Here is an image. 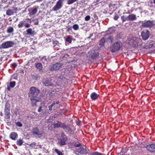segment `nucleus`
<instances>
[{
	"label": "nucleus",
	"mask_w": 155,
	"mask_h": 155,
	"mask_svg": "<svg viewBox=\"0 0 155 155\" xmlns=\"http://www.w3.org/2000/svg\"><path fill=\"white\" fill-rule=\"evenodd\" d=\"M38 93L39 90L36 87H32L30 88L29 96L31 98L33 106H36V103L39 101Z\"/></svg>",
	"instance_id": "1"
},
{
	"label": "nucleus",
	"mask_w": 155,
	"mask_h": 155,
	"mask_svg": "<svg viewBox=\"0 0 155 155\" xmlns=\"http://www.w3.org/2000/svg\"><path fill=\"white\" fill-rule=\"evenodd\" d=\"M76 152L81 154L85 155L89 153V150L85 146H82L77 149Z\"/></svg>",
	"instance_id": "2"
},
{
	"label": "nucleus",
	"mask_w": 155,
	"mask_h": 155,
	"mask_svg": "<svg viewBox=\"0 0 155 155\" xmlns=\"http://www.w3.org/2000/svg\"><path fill=\"white\" fill-rule=\"evenodd\" d=\"M64 0H59L58 1L55 5L52 8V10L54 11H57L61 9L63 5Z\"/></svg>",
	"instance_id": "3"
},
{
	"label": "nucleus",
	"mask_w": 155,
	"mask_h": 155,
	"mask_svg": "<svg viewBox=\"0 0 155 155\" xmlns=\"http://www.w3.org/2000/svg\"><path fill=\"white\" fill-rule=\"evenodd\" d=\"M150 35V33L149 30H144L141 33V36L142 39L144 40H147Z\"/></svg>",
	"instance_id": "4"
},
{
	"label": "nucleus",
	"mask_w": 155,
	"mask_h": 155,
	"mask_svg": "<svg viewBox=\"0 0 155 155\" xmlns=\"http://www.w3.org/2000/svg\"><path fill=\"white\" fill-rule=\"evenodd\" d=\"M63 64L60 63H57L50 66L49 68L51 71H57L60 69L62 66Z\"/></svg>",
	"instance_id": "5"
},
{
	"label": "nucleus",
	"mask_w": 155,
	"mask_h": 155,
	"mask_svg": "<svg viewBox=\"0 0 155 155\" xmlns=\"http://www.w3.org/2000/svg\"><path fill=\"white\" fill-rule=\"evenodd\" d=\"M14 44V43L13 42L8 41L2 43L0 46V48H7L13 47Z\"/></svg>",
	"instance_id": "6"
},
{
	"label": "nucleus",
	"mask_w": 155,
	"mask_h": 155,
	"mask_svg": "<svg viewBox=\"0 0 155 155\" xmlns=\"http://www.w3.org/2000/svg\"><path fill=\"white\" fill-rule=\"evenodd\" d=\"M120 48V45L119 43L116 42L110 47V49L112 53H114L118 50Z\"/></svg>",
	"instance_id": "7"
},
{
	"label": "nucleus",
	"mask_w": 155,
	"mask_h": 155,
	"mask_svg": "<svg viewBox=\"0 0 155 155\" xmlns=\"http://www.w3.org/2000/svg\"><path fill=\"white\" fill-rule=\"evenodd\" d=\"M61 138L59 143L61 146L66 145V142L68 140V138L67 136L63 133L61 134Z\"/></svg>",
	"instance_id": "8"
},
{
	"label": "nucleus",
	"mask_w": 155,
	"mask_h": 155,
	"mask_svg": "<svg viewBox=\"0 0 155 155\" xmlns=\"http://www.w3.org/2000/svg\"><path fill=\"white\" fill-rule=\"evenodd\" d=\"M17 8H16L12 7L8 9L6 12V14L8 16H11L14 15V13H16Z\"/></svg>",
	"instance_id": "9"
},
{
	"label": "nucleus",
	"mask_w": 155,
	"mask_h": 155,
	"mask_svg": "<svg viewBox=\"0 0 155 155\" xmlns=\"http://www.w3.org/2000/svg\"><path fill=\"white\" fill-rule=\"evenodd\" d=\"M31 25L27 23L25 20L21 21L18 24V27L19 28H21L23 26H25L26 28H29Z\"/></svg>",
	"instance_id": "10"
},
{
	"label": "nucleus",
	"mask_w": 155,
	"mask_h": 155,
	"mask_svg": "<svg viewBox=\"0 0 155 155\" xmlns=\"http://www.w3.org/2000/svg\"><path fill=\"white\" fill-rule=\"evenodd\" d=\"M153 25L154 24L152 21L148 20L143 23L142 25V26L144 27L151 28L152 27Z\"/></svg>",
	"instance_id": "11"
},
{
	"label": "nucleus",
	"mask_w": 155,
	"mask_h": 155,
	"mask_svg": "<svg viewBox=\"0 0 155 155\" xmlns=\"http://www.w3.org/2000/svg\"><path fill=\"white\" fill-rule=\"evenodd\" d=\"M135 40L134 41L133 45L135 47H138L141 45L142 41L141 39L140 38L136 37H134Z\"/></svg>",
	"instance_id": "12"
},
{
	"label": "nucleus",
	"mask_w": 155,
	"mask_h": 155,
	"mask_svg": "<svg viewBox=\"0 0 155 155\" xmlns=\"http://www.w3.org/2000/svg\"><path fill=\"white\" fill-rule=\"evenodd\" d=\"M146 148L148 150L153 152L155 151V144L149 145L146 146Z\"/></svg>",
	"instance_id": "13"
},
{
	"label": "nucleus",
	"mask_w": 155,
	"mask_h": 155,
	"mask_svg": "<svg viewBox=\"0 0 155 155\" xmlns=\"http://www.w3.org/2000/svg\"><path fill=\"white\" fill-rule=\"evenodd\" d=\"M32 135L35 137H36L38 136L39 135V130L37 127L34 128L32 131Z\"/></svg>",
	"instance_id": "14"
},
{
	"label": "nucleus",
	"mask_w": 155,
	"mask_h": 155,
	"mask_svg": "<svg viewBox=\"0 0 155 155\" xmlns=\"http://www.w3.org/2000/svg\"><path fill=\"white\" fill-rule=\"evenodd\" d=\"M136 19L137 17L136 15L133 14H131L127 16V18L128 20L130 21L134 20Z\"/></svg>",
	"instance_id": "15"
},
{
	"label": "nucleus",
	"mask_w": 155,
	"mask_h": 155,
	"mask_svg": "<svg viewBox=\"0 0 155 155\" xmlns=\"http://www.w3.org/2000/svg\"><path fill=\"white\" fill-rule=\"evenodd\" d=\"M135 40L134 38V36H130L127 39V43L130 45H133L134 41V40Z\"/></svg>",
	"instance_id": "16"
},
{
	"label": "nucleus",
	"mask_w": 155,
	"mask_h": 155,
	"mask_svg": "<svg viewBox=\"0 0 155 155\" xmlns=\"http://www.w3.org/2000/svg\"><path fill=\"white\" fill-rule=\"evenodd\" d=\"M43 84L47 86H52V84H51L50 81L48 79H44L43 81Z\"/></svg>",
	"instance_id": "17"
},
{
	"label": "nucleus",
	"mask_w": 155,
	"mask_h": 155,
	"mask_svg": "<svg viewBox=\"0 0 155 155\" xmlns=\"http://www.w3.org/2000/svg\"><path fill=\"white\" fill-rule=\"evenodd\" d=\"M18 135L15 132H12L10 135V137L13 140H16Z\"/></svg>",
	"instance_id": "18"
},
{
	"label": "nucleus",
	"mask_w": 155,
	"mask_h": 155,
	"mask_svg": "<svg viewBox=\"0 0 155 155\" xmlns=\"http://www.w3.org/2000/svg\"><path fill=\"white\" fill-rule=\"evenodd\" d=\"M98 97L99 95L94 92L92 93L91 95V97L93 100H96Z\"/></svg>",
	"instance_id": "19"
},
{
	"label": "nucleus",
	"mask_w": 155,
	"mask_h": 155,
	"mask_svg": "<svg viewBox=\"0 0 155 155\" xmlns=\"http://www.w3.org/2000/svg\"><path fill=\"white\" fill-rule=\"evenodd\" d=\"M15 81H12L10 82L9 85H7V89L8 91H10V88H13L15 87Z\"/></svg>",
	"instance_id": "20"
},
{
	"label": "nucleus",
	"mask_w": 155,
	"mask_h": 155,
	"mask_svg": "<svg viewBox=\"0 0 155 155\" xmlns=\"http://www.w3.org/2000/svg\"><path fill=\"white\" fill-rule=\"evenodd\" d=\"M62 128L68 131H71V128L69 125H66L64 124H63Z\"/></svg>",
	"instance_id": "21"
},
{
	"label": "nucleus",
	"mask_w": 155,
	"mask_h": 155,
	"mask_svg": "<svg viewBox=\"0 0 155 155\" xmlns=\"http://www.w3.org/2000/svg\"><path fill=\"white\" fill-rule=\"evenodd\" d=\"M98 51H94V53L91 55V57L93 59H95L98 56Z\"/></svg>",
	"instance_id": "22"
},
{
	"label": "nucleus",
	"mask_w": 155,
	"mask_h": 155,
	"mask_svg": "<svg viewBox=\"0 0 155 155\" xmlns=\"http://www.w3.org/2000/svg\"><path fill=\"white\" fill-rule=\"evenodd\" d=\"M10 105L9 104L6 103L5 104L4 111L5 113L7 112H10Z\"/></svg>",
	"instance_id": "23"
},
{
	"label": "nucleus",
	"mask_w": 155,
	"mask_h": 155,
	"mask_svg": "<svg viewBox=\"0 0 155 155\" xmlns=\"http://www.w3.org/2000/svg\"><path fill=\"white\" fill-rule=\"evenodd\" d=\"M7 32L9 33H12L14 31V28L12 26H9L7 28Z\"/></svg>",
	"instance_id": "24"
},
{
	"label": "nucleus",
	"mask_w": 155,
	"mask_h": 155,
	"mask_svg": "<svg viewBox=\"0 0 155 155\" xmlns=\"http://www.w3.org/2000/svg\"><path fill=\"white\" fill-rule=\"evenodd\" d=\"M63 123L58 122L57 123L55 124L54 125V126L55 127H61L62 126V125Z\"/></svg>",
	"instance_id": "25"
},
{
	"label": "nucleus",
	"mask_w": 155,
	"mask_h": 155,
	"mask_svg": "<svg viewBox=\"0 0 155 155\" xmlns=\"http://www.w3.org/2000/svg\"><path fill=\"white\" fill-rule=\"evenodd\" d=\"M72 38L71 37V36L68 35L66 38L65 40L66 41L71 43L72 42Z\"/></svg>",
	"instance_id": "26"
},
{
	"label": "nucleus",
	"mask_w": 155,
	"mask_h": 155,
	"mask_svg": "<svg viewBox=\"0 0 155 155\" xmlns=\"http://www.w3.org/2000/svg\"><path fill=\"white\" fill-rule=\"evenodd\" d=\"M37 12V10L36 8L33 9L32 11L30 12V15H31L35 14Z\"/></svg>",
	"instance_id": "27"
},
{
	"label": "nucleus",
	"mask_w": 155,
	"mask_h": 155,
	"mask_svg": "<svg viewBox=\"0 0 155 155\" xmlns=\"http://www.w3.org/2000/svg\"><path fill=\"white\" fill-rule=\"evenodd\" d=\"M26 32L27 33V34L28 35H31L32 34V30L31 28H29L27 29Z\"/></svg>",
	"instance_id": "28"
},
{
	"label": "nucleus",
	"mask_w": 155,
	"mask_h": 155,
	"mask_svg": "<svg viewBox=\"0 0 155 155\" xmlns=\"http://www.w3.org/2000/svg\"><path fill=\"white\" fill-rule=\"evenodd\" d=\"M77 0H67V3L68 5L71 4L76 2Z\"/></svg>",
	"instance_id": "29"
},
{
	"label": "nucleus",
	"mask_w": 155,
	"mask_h": 155,
	"mask_svg": "<svg viewBox=\"0 0 155 155\" xmlns=\"http://www.w3.org/2000/svg\"><path fill=\"white\" fill-rule=\"evenodd\" d=\"M105 41V38H102L100 41L99 45L101 46L103 45Z\"/></svg>",
	"instance_id": "30"
},
{
	"label": "nucleus",
	"mask_w": 155,
	"mask_h": 155,
	"mask_svg": "<svg viewBox=\"0 0 155 155\" xmlns=\"http://www.w3.org/2000/svg\"><path fill=\"white\" fill-rule=\"evenodd\" d=\"M17 144L18 145L21 146L22 145L23 143V141L21 139H20L17 140Z\"/></svg>",
	"instance_id": "31"
},
{
	"label": "nucleus",
	"mask_w": 155,
	"mask_h": 155,
	"mask_svg": "<svg viewBox=\"0 0 155 155\" xmlns=\"http://www.w3.org/2000/svg\"><path fill=\"white\" fill-rule=\"evenodd\" d=\"M32 78L34 79L37 80L38 78V75L35 73H34L32 75Z\"/></svg>",
	"instance_id": "32"
},
{
	"label": "nucleus",
	"mask_w": 155,
	"mask_h": 155,
	"mask_svg": "<svg viewBox=\"0 0 155 155\" xmlns=\"http://www.w3.org/2000/svg\"><path fill=\"white\" fill-rule=\"evenodd\" d=\"M79 26L78 24H74L72 28L75 30H77L79 29Z\"/></svg>",
	"instance_id": "33"
},
{
	"label": "nucleus",
	"mask_w": 155,
	"mask_h": 155,
	"mask_svg": "<svg viewBox=\"0 0 155 155\" xmlns=\"http://www.w3.org/2000/svg\"><path fill=\"white\" fill-rule=\"evenodd\" d=\"M54 151L58 155H63L62 153L57 149H55Z\"/></svg>",
	"instance_id": "34"
},
{
	"label": "nucleus",
	"mask_w": 155,
	"mask_h": 155,
	"mask_svg": "<svg viewBox=\"0 0 155 155\" xmlns=\"http://www.w3.org/2000/svg\"><path fill=\"white\" fill-rule=\"evenodd\" d=\"M5 117L6 119H9L10 117V112H7L5 113Z\"/></svg>",
	"instance_id": "35"
},
{
	"label": "nucleus",
	"mask_w": 155,
	"mask_h": 155,
	"mask_svg": "<svg viewBox=\"0 0 155 155\" xmlns=\"http://www.w3.org/2000/svg\"><path fill=\"white\" fill-rule=\"evenodd\" d=\"M41 60L44 63H45L46 62L47 60L46 57H43L41 59Z\"/></svg>",
	"instance_id": "36"
},
{
	"label": "nucleus",
	"mask_w": 155,
	"mask_h": 155,
	"mask_svg": "<svg viewBox=\"0 0 155 155\" xmlns=\"http://www.w3.org/2000/svg\"><path fill=\"white\" fill-rule=\"evenodd\" d=\"M75 147H81L82 146L81 143H75L74 145Z\"/></svg>",
	"instance_id": "37"
},
{
	"label": "nucleus",
	"mask_w": 155,
	"mask_h": 155,
	"mask_svg": "<svg viewBox=\"0 0 155 155\" xmlns=\"http://www.w3.org/2000/svg\"><path fill=\"white\" fill-rule=\"evenodd\" d=\"M127 18V17H126L124 15H123L121 17V19L123 21H125L126 20H128Z\"/></svg>",
	"instance_id": "38"
},
{
	"label": "nucleus",
	"mask_w": 155,
	"mask_h": 155,
	"mask_svg": "<svg viewBox=\"0 0 155 155\" xmlns=\"http://www.w3.org/2000/svg\"><path fill=\"white\" fill-rule=\"evenodd\" d=\"M91 155H102V154L97 152H94L91 154Z\"/></svg>",
	"instance_id": "39"
},
{
	"label": "nucleus",
	"mask_w": 155,
	"mask_h": 155,
	"mask_svg": "<svg viewBox=\"0 0 155 155\" xmlns=\"http://www.w3.org/2000/svg\"><path fill=\"white\" fill-rule=\"evenodd\" d=\"M16 125L19 127H21L22 125L21 123L19 122H18L16 123Z\"/></svg>",
	"instance_id": "40"
},
{
	"label": "nucleus",
	"mask_w": 155,
	"mask_h": 155,
	"mask_svg": "<svg viewBox=\"0 0 155 155\" xmlns=\"http://www.w3.org/2000/svg\"><path fill=\"white\" fill-rule=\"evenodd\" d=\"M39 72H41L42 71V66L41 63H39Z\"/></svg>",
	"instance_id": "41"
},
{
	"label": "nucleus",
	"mask_w": 155,
	"mask_h": 155,
	"mask_svg": "<svg viewBox=\"0 0 155 155\" xmlns=\"http://www.w3.org/2000/svg\"><path fill=\"white\" fill-rule=\"evenodd\" d=\"M122 37V35L121 34H118L117 35V39H120Z\"/></svg>",
	"instance_id": "42"
},
{
	"label": "nucleus",
	"mask_w": 155,
	"mask_h": 155,
	"mask_svg": "<svg viewBox=\"0 0 155 155\" xmlns=\"http://www.w3.org/2000/svg\"><path fill=\"white\" fill-rule=\"evenodd\" d=\"M90 16H86L85 18V19L86 21H88L90 20Z\"/></svg>",
	"instance_id": "43"
},
{
	"label": "nucleus",
	"mask_w": 155,
	"mask_h": 155,
	"mask_svg": "<svg viewBox=\"0 0 155 155\" xmlns=\"http://www.w3.org/2000/svg\"><path fill=\"white\" fill-rule=\"evenodd\" d=\"M12 66L14 68L17 67V64L16 63H13L12 64Z\"/></svg>",
	"instance_id": "44"
},
{
	"label": "nucleus",
	"mask_w": 155,
	"mask_h": 155,
	"mask_svg": "<svg viewBox=\"0 0 155 155\" xmlns=\"http://www.w3.org/2000/svg\"><path fill=\"white\" fill-rule=\"evenodd\" d=\"M118 18L119 17L117 15H115L114 16V19L115 20H117Z\"/></svg>",
	"instance_id": "45"
},
{
	"label": "nucleus",
	"mask_w": 155,
	"mask_h": 155,
	"mask_svg": "<svg viewBox=\"0 0 155 155\" xmlns=\"http://www.w3.org/2000/svg\"><path fill=\"white\" fill-rule=\"evenodd\" d=\"M64 78L65 79L63 76L61 75L59 77V79H63Z\"/></svg>",
	"instance_id": "46"
},
{
	"label": "nucleus",
	"mask_w": 155,
	"mask_h": 155,
	"mask_svg": "<svg viewBox=\"0 0 155 155\" xmlns=\"http://www.w3.org/2000/svg\"><path fill=\"white\" fill-rule=\"evenodd\" d=\"M36 67L38 68H39V63H37L36 65Z\"/></svg>",
	"instance_id": "47"
},
{
	"label": "nucleus",
	"mask_w": 155,
	"mask_h": 155,
	"mask_svg": "<svg viewBox=\"0 0 155 155\" xmlns=\"http://www.w3.org/2000/svg\"><path fill=\"white\" fill-rule=\"evenodd\" d=\"M68 56V54H66L64 56V58H67Z\"/></svg>",
	"instance_id": "48"
},
{
	"label": "nucleus",
	"mask_w": 155,
	"mask_h": 155,
	"mask_svg": "<svg viewBox=\"0 0 155 155\" xmlns=\"http://www.w3.org/2000/svg\"><path fill=\"white\" fill-rule=\"evenodd\" d=\"M49 110L50 111H51L52 110V108L51 107H50V106H49Z\"/></svg>",
	"instance_id": "49"
},
{
	"label": "nucleus",
	"mask_w": 155,
	"mask_h": 155,
	"mask_svg": "<svg viewBox=\"0 0 155 155\" xmlns=\"http://www.w3.org/2000/svg\"><path fill=\"white\" fill-rule=\"evenodd\" d=\"M35 24H38V19L36 20V21L35 22Z\"/></svg>",
	"instance_id": "50"
},
{
	"label": "nucleus",
	"mask_w": 155,
	"mask_h": 155,
	"mask_svg": "<svg viewBox=\"0 0 155 155\" xmlns=\"http://www.w3.org/2000/svg\"><path fill=\"white\" fill-rule=\"evenodd\" d=\"M55 102H54L52 103V104H51V105H52L53 106H54L55 105Z\"/></svg>",
	"instance_id": "51"
},
{
	"label": "nucleus",
	"mask_w": 155,
	"mask_h": 155,
	"mask_svg": "<svg viewBox=\"0 0 155 155\" xmlns=\"http://www.w3.org/2000/svg\"><path fill=\"white\" fill-rule=\"evenodd\" d=\"M55 103V104H58L59 103V102L58 101H56V103Z\"/></svg>",
	"instance_id": "52"
},
{
	"label": "nucleus",
	"mask_w": 155,
	"mask_h": 155,
	"mask_svg": "<svg viewBox=\"0 0 155 155\" xmlns=\"http://www.w3.org/2000/svg\"><path fill=\"white\" fill-rule=\"evenodd\" d=\"M100 1V0H96L95 2H99Z\"/></svg>",
	"instance_id": "53"
},
{
	"label": "nucleus",
	"mask_w": 155,
	"mask_h": 155,
	"mask_svg": "<svg viewBox=\"0 0 155 155\" xmlns=\"http://www.w3.org/2000/svg\"><path fill=\"white\" fill-rule=\"evenodd\" d=\"M41 107H39V112H40L41 111Z\"/></svg>",
	"instance_id": "54"
},
{
	"label": "nucleus",
	"mask_w": 155,
	"mask_h": 155,
	"mask_svg": "<svg viewBox=\"0 0 155 155\" xmlns=\"http://www.w3.org/2000/svg\"><path fill=\"white\" fill-rule=\"evenodd\" d=\"M50 107H51L52 108V107H53V106L51 104V106H50Z\"/></svg>",
	"instance_id": "55"
},
{
	"label": "nucleus",
	"mask_w": 155,
	"mask_h": 155,
	"mask_svg": "<svg viewBox=\"0 0 155 155\" xmlns=\"http://www.w3.org/2000/svg\"><path fill=\"white\" fill-rule=\"evenodd\" d=\"M50 107H51L52 108V107H53V106L51 104V106H50Z\"/></svg>",
	"instance_id": "56"
},
{
	"label": "nucleus",
	"mask_w": 155,
	"mask_h": 155,
	"mask_svg": "<svg viewBox=\"0 0 155 155\" xmlns=\"http://www.w3.org/2000/svg\"><path fill=\"white\" fill-rule=\"evenodd\" d=\"M153 1L154 3L155 4V0H153Z\"/></svg>",
	"instance_id": "57"
},
{
	"label": "nucleus",
	"mask_w": 155,
	"mask_h": 155,
	"mask_svg": "<svg viewBox=\"0 0 155 155\" xmlns=\"http://www.w3.org/2000/svg\"><path fill=\"white\" fill-rule=\"evenodd\" d=\"M34 20L35 21V19H34Z\"/></svg>",
	"instance_id": "58"
},
{
	"label": "nucleus",
	"mask_w": 155,
	"mask_h": 155,
	"mask_svg": "<svg viewBox=\"0 0 155 155\" xmlns=\"http://www.w3.org/2000/svg\"><path fill=\"white\" fill-rule=\"evenodd\" d=\"M38 111H39V109H38Z\"/></svg>",
	"instance_id": "59"
},
{
	"label": "nucleus",
	"mask_w": 155,
	"mask_h": 155,
	"mask_svg": "<svg viewBox=\"0 0 155 155\" xmlns=\"http://www.w3.org/2000/svg\"><path fill=\"white\" fill-rule=\"evenodd\" d=\"M1 115H2V113H1Z\"/></svg>",
	"instance_id": "60"
},
{
	"label": "nucleus",
	"mask_w": 155,
	"mask_h": 155,
	"mask_svg": "<svg viewBox=\"0 0 155 155\" xmlns=\"http://www.w3.org/2000/svg\"><path fill=\"white\" fill-rule=\"evenodd\" d=\"M154 69L155 70V67L154 68Z\"/></svg>",
	"instance_id": "61"
}]
</instances>
